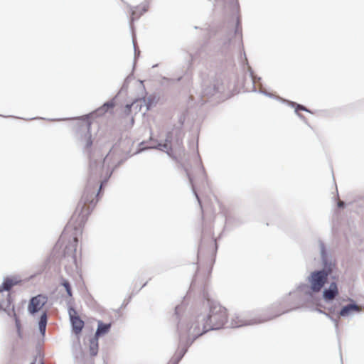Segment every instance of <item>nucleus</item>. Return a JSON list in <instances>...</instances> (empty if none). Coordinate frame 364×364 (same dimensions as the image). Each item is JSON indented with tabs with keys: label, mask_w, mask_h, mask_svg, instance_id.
Returning a JSON list of instances; mask_svg holds the SVG:
<instances>
[{
	"label": "nucleus",
	"mask_w": 364,
	"mask_h": 364,
	"mask_svg": "<svg viewBox=\"0 0 364 364\" xmlns=\"http://www.w3.org/2000/svg\"><path fill=\"white\" fill-rule=\"evenodd\" d=\"M261 321H257L256 319L246 321L243 320L242 318H240V316H236L235 318L232 319L230 326L232 328H237L246 325H253L256 323H260Z\"/></svg>",
	"instance_id": "1a4fd4ad"
},
{
	"label": "nucleus",
	"mask_w": 364,
	"mask_h": 364,
	"mask_svg": "<svg viewBox=\"0 0 364 364\" xmlns=\"http://www.w3.org/2000/svg\"><path fill=\"white\" fill-rule=\"evenodd\" d=\"M142 13L143 12H141L139 14H138L137 8H136V9H134L132 11V18H131V21H130L131 26L132 24V22L134 20L135 16H136V18H139V16L142 14Z\"/></svg>",
	"instance_id": "6ab92c4d"
},
{
	"label": "nucleus",
	"mask_w": 364,
	"mask_h": 364,
	"mask_svg": "<svg viewBox=\"0 0 364 364\" xmlns=\"http://www.w3.org/2000/svg\"><path fill=\"white\" fill-rule=\"evenodd\" d=\"M165 143H159L156 146H153L151 148L156 149L163 151L166 152L169 154V152L171 151V147L170 145L171 141V133L168 132L166 135Z\"/></svg>",
	"instance_id": "9d476101"
},
{
	"label": "nucleus",
	"mask_w": 364,
	"mask_h": 364,
	"mask_svg": "<svg viewBox=\"0 0 364 364\" xmlns=\"http://www.w3.org/2000/svg\"><path fill=\"white\" fill-rule=\"evenodd\" d=\"M109 154H107L105 158L104 159V162L107 161L109 159Z\"/></svg>",
	"instance_id": "cd10ccee"
},
{
	"label": "nucleus",
	"mask_w": 364,
	"mask_h": 364,
	"mask_svg": "<svg viewBox=\"0 0 364 364\" xmlns=\"http://www.w3.org/2000/svg\"><path fill=\"white\" fill-rule=\"evenodd\" d=\"M338 294V289L336 282H331L323 291V297L326 302L333 300Z\"/></svg>",
	"instance_id": "0eeeda50"
},
{
	"label": "nucleus",
	"mask_w": 364,
	"mask_h": 364,
	"mask_svg": "<svg viewBox=\"0 0 364 364\" xmlns=\"http://www.w3.org/2000/svg\"><path fill=\"white\" fill-rule=\"evenodd\" d=\"M215 9L224 10L225 13L235 14L238 11L237 0H215Z\"/></svg>",
	"instance_id": "20e7f679"
},
{
	"label": "nucleus",
	"mask_w": 364,
	"mask_h": 364,
	"mask_svg": "<svg viewBox=\"0 0 364 364\" xmlns=\"http://www.w3.org/2000/svg\"><path fill=\"white\" fill-rule=\"evenodd\" d=\"M68 314L74 333L76 334L80 333L84 327V321L77 316V312L73 307L70 306L68 308Z\"/></svg>",
	"instance_id": "39448f33"
},
{
	"label": "nucleus",
	"mask_w": 364,
	"mask_h": 364,
	"mask_svg": "<svg viewBox=\"0 0 364 364\" xmlns=\"http://www.w3.org/2000/svg\"><path fill=\"white\" fill-rule=\"evenodd\" d=\"M90 127V123H87L86 129H87V132H88V134H89V136H88V139H87V143H86V147L87 148H90L92 146V141L91 139V136L89 134Z\"/></svg>",
	"instance_id": "a211bd4d"
},
{
	"label": "nucleus",
	"mask_w": 364,
	"mask_h": 364,
	"mask_svg": "<svg viewBox=\"0 0 364 364\" xmlns=\"http://www.w3.org/2000/svg\"><path fill=\"white\" fill-rule=\"evenodd\" d=\"M187 176H188V179H189L190 183H191V186H192L193 191V193H194V194H195V196H196V198H197V200H198V203L200 204V201L199 197H198V196L197 193L196 192V191H195V189H194V187H193L192 178L191 177V176L189 175V173H188V171H187Z\"/></svg>",
	"instance_id": "412c9836"
},
{
	"label": "nucleus",
	"mask_w": 364,
	"mask_h": 364,
	"mask_svg": "<svg viewBox=\"0 0 364 364\" xmlns=\"http://www.w3.org/2000/svg\"><path fill=\"white\" fill-rule=\"evenodd\" d=\"M361 311V307L355 303H350L344 306L338 314L341 317H347L353 315L355 313H358Z\"/></svg>",
	"instance_id": "6e6552de"
},
{
	"label": "nucleus",
	"mask_w": 364,
	"mask_h": 364,
	"mask_svg": "<svg viewBox=\"0 0 364 364\" xmlns=\"http://www.w3.org/2000/svg\"><path fill=\"white\" fill-rule=\"evenodd\" d=\"M216 90V87L214 85L213 88V89H210V90H208V89H205L203 90V94L205 95H213L214 94V92H215Z\"/></svg>",
	"instance_id": "4be33fe9"
},
{
	"label": "nucleus",
	"mask_w": 364,
	"mask_h": 364,
	"mask_svg": "<svg viewBox=\"0 0 364 364\" xmlns=\"http://www.w3.org/2000/svg\"><path fill=\"white\" fill-rule=\"evenodd\" d=\"M48 298L46 296L39 294L33 297L28 305V311L31 314L38 312L47 302Z\"/></svg>",
	"instance_id": "423d86ee"
},
{
	"label": "nucleus",
	"mask_w": 364,
	"mask_h": 364,
	"mask_svg": "<svg viewBox=\"0 0 364 364\" xmlns=\"http://www.w3.org/2000/svg\"><path fill=\"white\" fill-rule=\"evenodd\" d=\"M102 162L97 163L96 161H91L90 164V176L88 181V184L85 188L83 195L81 198L80 203H83L82 207V209L85 208L87 205V209H90L91 205L93 207L95 204V185L96 181L98 178L99 173L101 172L102 168Z\"/></svg>",
	"instance_id": "f257e3e1"
},
{
	"label": "nucleus",
	"mask_w": 364,
	"mask_h": 364,
	"mask_svg": "<svg viewBox=\"0 0 364 364\" xmlns=\"http://www.w3.org/2000/svg\"><path fill=\"white\" fill-rule=\"evenodd\" d=\"M114 106L113 102H105L102 107H100L97 111L101 113L106 112L109 108H112Z\"/></svg>",
	"instance_id": "f3484780"
},
{
	"label": "nucleus",
	"mask_w": 364,
	"mask_h": 364,
	"mask_svg": "<svg viewBox=\"0 0 364 364\" xmlns=\"http://www.w3.org/2000/svg\"><path fill=\"white\" fill-rule=\"evenodd\" d=\"M77 243V238L76 237H74L73 242L69 245L67 246L65 250V256L69 254V251L71 252H76V245Z\"/></svg>",
	"instance_id": "dca6fc26"
},
{
	"label": "nucleus",
	"mask_w": 364,
	"mask_h": 364,
	"mask_svg": "<svg viewBox=\"0 0 364 364\" xmlns=\"http://www.w3.org/2000/svg\"><path fill=\"white\" fill-rule=\"evenodd\" d=\"M146 9L145 8L143 9V12H145Z\"/></svg>",
	"instance_id": "7c9ffc66"
},
{
	"label": "nucleus",
	"mask_w": 364,
	"mask_h": 364,
	"mask_svg": "<svg viewBox=\"0 0 364 364\" xmlns=\"http://www.w3.org/2000/svg\"><path fill=\"white\" fill-rule=\"evenodd\" d=\"M320 248L321 258L324 264V269L313 272L309 278V281L311 285V289L314 292H318L322 289L327 280L328 276L333 272V267L331 263L328 264L326 262L325 247L323 243H321Z\"/></svg>",
	"instance_id": "f03ea898"
},
{
	"label": "nucleus",
	"mask_w": 364,
	"mask_h": 364,
	"mask_svg": "<svg viewBox=\"0 0 364 364\" xmlns=\"http://www.w3.org/2000/svg\"><path fill=\"white\" fill-rule=\"evenodd\" d=\"M46 324H47V315L46 313H43L39 321V330L41 334L44 335L46 333Z\"/></svg>",
	"instance_id": "4468645a"
},
{
	"label": "nucleus",
	"mask_w": 364,
	"mask_h": 364,
	"mask_svg": "<svg viewBox=\"0 0 364 364\" xmlns=\"http://www.w3.org/2000/svg\"><path fill=\"white\" fill-rule=\"evenodd\" d=\"M12 314H13V316L14 317V319H15V323H16V328L19 331H20V328H21L20 321H19L18 318H17V316H16V313L14 311V307L12 308Z\"/></svg>",
	"instance_id": "aec40b11"
},
{
	"label": "nucleus",
	"mask_w": 364,
	"mask_h": 364,
	"mask_svg": "<svg viewBox=\"0 0 364 364\" xmlns=\"http://www.w3.org/2000/svg\"><path fill=\"white\" fill-rule=\"evenodd\" d=\"M327 316H328L329 318H331L332 319V321L335 323V325H336V327H338V321L336 319H333L328 314L326 313H324Z\"/></svg>",
	"instance_id": "b1692460"
},
{
	"label": "nucleus",
	"mask_w": 364,
	"mask_h": 364,
	"mask_svg": "<svg viewBox=\"0 0 364 364\" xmlns=\"http://www.w3.org/2000/svg\"><path fill=\"white\" fill-rule=\"evenodd\" d=\"M344 205H345V203H344V202H343V201H339V202H338V205L340 208H343V207H344Z\"/></svg>",
	"instance_id": "393cba45"
},
{
	"label": "nucleus",
	"mask_w": 364,
	"mask_h": 364,
	"mask_svg": "<svg viewBox=\"0 0 364 364\" xmlns=\"http://www.w3.org/2000/svg\"><path fill=\"white\" fill-rule=\"evenodd\" d=\"M31 364H35V361L32 362Z\"/></svg>",
	"instance_id": "72a5a7b5"
},
{
	"label": "nucleus",
	"mask_w": 364,
	"mask_h": 364,
	"mask_svg": "<svg viewBox=\"0 0 364 364\" xmlns=\"http://www.w3.org/2000/svg\"><path fill=\"white\" fill-rule=\"evenodd\" d=\"M133 44H134V48L135 56H136V43H135V41L134 38H133Z\"/></svg>",
	"instance_id": "a878e982"
},
{
	"label": "nucleus",
	"mask_w": 364,
	"mask_h": 364,
	"mask_svg": "<svg viewBox=\"0 0 364 364\" xmlns=\"http://www.w3.org/2000/svg\"><path fill=\"white\" fill-rule=\"evenodd\" d=\"M179 309H180V306H178L176 307V309H175L176 310V314H178V312Z\"/></svg>",
	"instance_id": "c85d7f7f"
},
{
	"label": "nucleus",
	"mask_w": 364,
	"mask_h": 364,
	"mask_svg": "<svg viewBox=\"0 0 364 364\" xmlns=\"http://www.w3.org/2000/svg\"><path fill=\"white\" fill-rule=\"evenodd\" d=\"M132 123H134V118H132Z\"/></svg>",
	"instance_id": "2f4dec72"
},
{
	"label": "nucleus",
	"mask_w": 364,
	"mask_h": 364,
	"mask_svg": "<svg viewBox=\"0 0 364 364\" xmlns=\"http://www.w3.org/2000/svg\"><path fill=\"white\" fill-rule=\"evenodd\" d=\"M98 352V338L94 336L90 340V353L95 356Z\"/></svg>",
	"instance_id": "f8f14e48"
},
{
	"label": "nucleus",
	"mask_w": 364,
	"mask_h": 364,
	"mask_svg": "<svg viewBox=\"0 0 364 364\" xmlns=\"http://www.w3.org/2000/svg\"><path fill=\"white\" fill-rule=\"evenodd\" d=\"M41 364H44L43 363H41Z\"/></svg>",
	"instance_id": "f704fd0d"
},
{
	"label": "nucleus",
	"mask_w": 364,
	"mask_h": 364,
	"mask_svg": "<svg viewBox=\"0 0 364 364\" xmlns=\"http://www.w3.org/2000/svg\"><path fill=\"white\" fill-rule=\"evenodd\" d=\"M111 328V323H104L102 321H97V328L95 336L99 338L107 333Z\"/></svg>",
	"instance_id": "9b49d317"
},
{
	"label": "nucleus",
	"mask_w": 364,
	"mask_h": 364,
	"mask_svg": "<svg viewBox=\"0 0 364 364\" xmlns=\"http://www.w3.org/2000/svg\"><path fill=\"white\" fill-rule=\"evenodd\" d=\"M291 103H292V105L294 106L296 105V110H295L296 112H297L299 110H304V111L309 112V110L305 107H304L303 105H296L294 102H291Z\"/></svg>",
	"instance_id": "5701e85b"
},
{
	"label": "nucleus",
	"mask_w": 364,
	"mask_h": 364,
	"mask_svg": "<svg viewBox=\"0 0 364 364\" xmlns=\"http://www.w3.org/2000/svg\"><path fill=\"white\" fill-rule=\"evenodd\" d=\"M60 284L65 287L69 297L73 296V291L69 282L63 278L61 279Z\"/></svg>",
	"instance_id": "2eb2a0df"
},
{
	"label": "nucleus",
	"mask_w": 364,
	"mask_h": 364,
	"mask_svg": "<svg viewBox=\"0 0 364 364\" xmlns=\"http://www.w3.org/2000/svg\"><path fill=\"white\" fill-rule=\"evenodd\" d=\"M245 59L246 61H247V58H246V56L245 55Z\"/></svg>",
	"instance_id": "473e14b6"
},
{
	"label": "nucleus",
	"mask_w": 364,
	"mask_h": 364,
	"mask_svg": "<svg viewBox=\"0 0 364 364\" xmlns=\"http://www.w3.org/2000/svg\"><path fill=\"white\" fill-rule=\"evenodd\" d=\"M156 103V97L150 95L146 98L139 99L134 101L130 105H127L124 108V113L129 114L131 109L133 108L136 110L140 111L143 104L146 106V111H148L151 107Z\"/></svg>",
	"instance_id": "7ed1b4c3"
},
{
	"label": "nucleus",
	"mask_w": 364,
	"mask_h": 364,
	"mask_svg": "<svg viewBox=\"0 0 364 364\" xmlns=\"http://www.w3.org/2000/svg\"><path fill=\"white\" fill-rule=\"evenodd\" d=\"M102 184H103V183H102L100 184V187L99 191H100V189H101V188H102Z\"/></svg>",
	"instance_id": "c756f323"
},
{
	"label": "nucleus",
	"mask_w": 364,
	"mask_h": 364,
	"mask_svg": "<svg viewBox=\"0 0 364 364\" xmlns=\"http://www.w3.org/2000/svg\"><path fill=\"white\" fill-rule=\"evenodd\" d=\"M239 32V21H237V28L235 30V33H237Z\"/></svg>",
	"instance_id": "bb28decb"
},
{
	"label": "nucleus",
	"mask_w": 364,
	"mask_h": 364,
	"mask_svg": "<svg viewBox=\"0 0 364 364\" xmlns=\"http://www.w3.org/2000/svg\"><path fill=\"white\" fill-rule=\"evenodd\" d=\"M17 284L16 281H14L12 279L7 278L4 280L2 286L0 287V292L3 291H9L13 286Z\"/></svg>",
	"instance_id": "ddd939ff"
}]
</instances>
